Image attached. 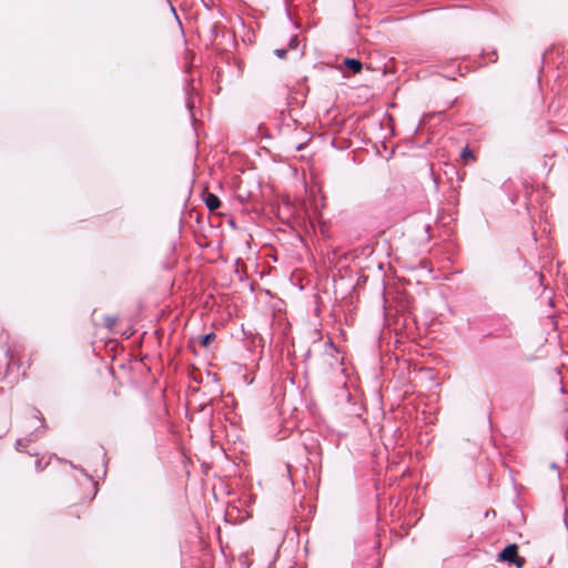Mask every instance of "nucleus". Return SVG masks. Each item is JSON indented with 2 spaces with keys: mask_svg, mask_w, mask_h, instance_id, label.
Here are the masks:
<instances>
[{
  "mask_svg": "<svg viewBox=\"0 0 568 568\" xmlns=\"http://www.w3.org/2000/svg\"><path fill=\"white\" fill-rule=\"evenodd\" d=\"M27 428H33L34 432L31 433L28 437L20 438L16 443V449L19 453L27 454L29 456L36 457L34 459V468L37 471H41L49 464V460H44L45 456L41 454V450L32 444L33 439L43 435L45 432V423L41 412L37 408H31L27 416Z\"/></svg>",
  "mask_w": 568,
  "mask_h": 568,
  "instance_id": "1",
  "label": "nucleus"
},
{
  "mask_svg": "<svg viewBox=\"0 0 568 568\" xmlns=\"http://www.w3.org/2000/svg\"><path fill=\"white\" fill-rule=\"evenodd\" d=\"M498 560L515 564L517 568H521L525 564V558L518 556V546L516 544L505 547L498 555Z\"/></svg>",
  "mask_w": 568,
  "mask_h": 568,
  "instance_id": "2",
  "label": "nucleus"
},
{
  "mask_svg": "<svg viewBox=\"0 0 568 568\" xmlns=\"http://www.w3.org/2000/svg\"><path fill=\"white\" fill-rule=\"evenodd\" d=\"M202 200H203L204 204L206 205V207L209 209V211H211V212L216 211L222 204L219 196L215 195L214 193L209 192L207 190H205L202 193Z\"/></svg>",
  "mask_w": 568,
  "mask_h": 568,
  "instance_id": "3",
  "label": "nucleus"
},
{
  "mask_svg": "<svg viewBox=\"0 0 568 568\" xmlns=\"http://www.w3.org/2000/svg\"><path fill=\"white\" fill-rule=\"evenodd\" d=\"M344 64L352 70L354 73H358L363 69V64L359 60L356 59H345Z\"/></svg>",
  "mask_w": 568,
  "mask_h": 568,
  "instance_id": "4",
  "label": "nucleus"
},
{
  "mask_svg": "<svg viewBox=\"0 0 568 568\" xmlns=\"http://www.w3.org/2000/svg\"><path fill=\"white\" fill-rule=\"evenodd\" d=\"M215 337L216 336L214 333L205 334V335L201 336L200 344L204 347H207L210 345V343L215 339Z\"/></svg>",
  "mask_w": 568,
  "mask_h": 568,
  "instance_id": "5",
  "label": "nucleus"
},
{
  "mask_svg": "<svg viewBox=\"0 0 568 568\" xmlns=\"http://www.w3.org/2000/svg\"><path fill=\"white\" fill-rule=\"evenodd\" d=\"M462 159L467 163L468 161H475V155L469 148H465L462 152Z\"/></svg>",
  "mask_w": 568,
  "mask_h": 568,
  "instance_id": "6",
  "label": "nucleus"
},
{
  "mask_svg": "<svg viewBox=\"0 0 568 568\" xmlns=\"http://www.w3.org/2000/svg\"><path fill=\"white\" fill-rule=\"evenodd\" d=\"M275 54H276L280 59H285V58H286V54H287V49H276V50H275Z\"/></svg>",
  "mask_w": 568,
  "mask_h": 568,
  "instance_id": "7",
  "label": "nucleus"
}]
</instances>
